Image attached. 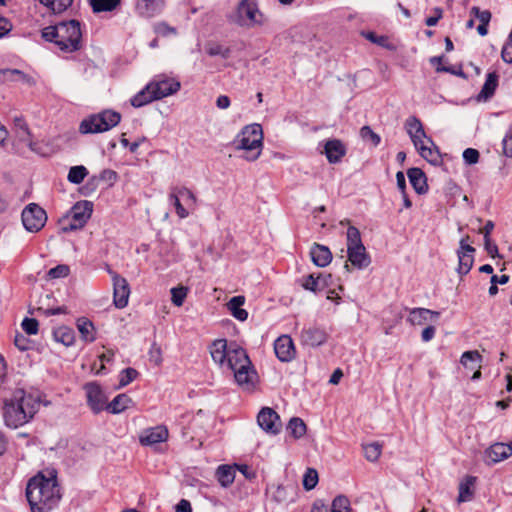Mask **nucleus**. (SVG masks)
Returning <instances> with one entry per match:
<instances>
[{"instance_id":"61","label":"nucleus","mask_w":512,"mask_h":512,"mask_svg":"<svg viewBox=\"0 0 512 512\" xmlns=\"http://www.w3.org/2000/svg\"><path fill=\"white\" fill-rule=\"evenodd\" d=\"M436 329L433 326H427L424 328L421 334V338L424 342H429L435 336Z\"/></svg>"},{"instance_id":"11","label":"nucleus","mask_w":512,"mask_h":512,"mask_svg":"<svg viewBox=\"0 0 512 512\" xmlns=\"http://www.w3.org/2000/svg\"><path fill=\"white\" fill-rule=\"evenodd\" d=\"M150 84L158 100L176 94L181 87L177 79L163 74L155 76Z\"/></svg>"},{"instance_id":"41","label":"nucleus","mask_w":512,"mask_h":512,"mask_svg":"<svg viewBox=\"0 0 512 512\" xmlns=\"http://www.w3.org/2000/svg\"><path fill=\"white\" fill-rule=\"evenodd\" d=\"M40 3L54 14H60L72 5L73 0H40Z\"/></svg>"},{"instance_id":"60","label":"nucleus","mask_w":512,"mask_h":512,"mask_svg":"<svg viewBox=\"0 0 512 512\" xmlns=\"http://www.w3.org/2000/svg\"><path fill=\"white\" fill-rule=\"evenodd\" d=\"M230 104V99L226 95H220L216 99V106L221 110L228 109L230 107Z\"/></svg>"},{"instance_id":"35","label":"nucleus","mask_w":512,"mask_h":512,"mask_svg":"<svg viewBox=\"0 0 512 512\" xmlns=\"http://www.w3.org/2000/svg\"><path fill=\"white\" fill-rule=\"evenodd\" d=\"M14 128L18 140L25 143L32 149L33 143L31 139V133L26 122L22 118L16 117L14 119Z\"/></svg>"},{"instance_id":"2","label":"nucleus","mask_w":512,"mask_h":512,"mask_svg":"<svg viewBox=\"0 0 512 512\" xmlns=\"http://www.w3.org/2000/svg\"><path fill=\"white\" fill-rule=\"evenodd\" d=\"M26 497L33 512L51 510L61 497L55 476L46 478L38 474L30 479L26 488Z\"/></svg>"},{"instance_id":"36","label":"nucleus","mask_w":512,"mask_h":512,"mask_svg":"<svg viewBox=\"0 0 512 512\" xmlns=\"http://www.w3.org/2000/svg\"><path fill=\"white\" fill-rule=\"evenodd\" d=\"M77 328L81 334V338L85 342H93L96 339V331L93 323L87 318L77 320Z\"/></svg>"},{"instance_id":"57","label":"nucleus","mask_w":512,"mask_h":512,"mask_svg":"<svg viewBox=\"0 0 512 512\" xmlns=\"http://www.w3.org/2000/svg\"><path fill=\"white\" fill-rule=\"evenodd\" d=\"M463 159L467 164H475L479 159V152L473 148H467L463 152Z\"/></svg>"},{"instance_id":"19","label":"nucleus","mask_w":512,"mask_h":512,"mask_svg":"<svg viewBox=\"0 0 512 512\" xmlns=\"http://www.w3.org/2000/svg\"><path fill=\"white\" fill-rule=\"evenodd\" d=\"M274 351L277 358L282 362L291 361L296 354L293 340L289 335H282L275 340Z\"/></svg>"},{"instance_id":"59","label":"nucleus","mask_w":512,"mask_h":512,"mask_svg":"<svg viewBox=\"0 0 512 512\" xmlns=\"http://www.w3.org/2000/svg\"><path fill=\"white\" fill-rule=\"evenodd\" d=\"M471 239L468 235L463 236L459 241L458 249H465L468 252H476L475 248L470 245Z\"/></svg>"},{"instance_id":"62","label":"nucleus","mask_w":512,"mask_h":512,"mask_svg":"<svg viewBox=\"0 0 512 512\" xmlns=\"http://www.w3.org/2000/svg\"><path fill=\"white\" fill-rule=\"evenodd\" d=\"M175 512H192L191 504L188 500L182 499L175 506Z\"/></svg>"},{"instance_id":"6","label":"nucleus","mask_w":512,"mask_h":512,"mask_svg":"<svg viewBox=\"0 0 512 512\" xmlns=\"http://www.w3.org/2000/svg\"><path fill=\"white\" fill-rule=\"evenodd\" d=\"M93 207L94 205L91 201L84 200L76 202L59 220L61 231L70 232L82 229L90 219Z\"/></svg>"},{"instance_id":"10","label":"nucleus","mask_w":512,"mask_h":512,"mask_svg":"<svg viewBox=\"0 0 512 512\" xmlns=\"http://www.w3.org/2000/svg\"><path fill=\"white\" fill-rule=\"evenodd\" d=\"M107 272L111 276L112 284H113V302L114 305L119 308H125L128 305L129 296H130V287L127 280L120 276L118 273L107 268Z\"/></svg>"},{"instance_id":"13","label":"nucleus","mask_w":512,"mask_h":512,"mask_svg":"<svg viewBox=\"0 0 512 512\" xmlns=\"http://www.w3.org/2000/svg\"><path fill=\"white\" fill-rule=\"evenodd\" d=\"M328 333L323 327L310 326L303 328L300 334L302 345L316 348L324 345L328 340Z\"/></svg>"},{"instance_id":"39","label":"nucleus","mask_w":512,"mask_h":512,"mask_svg":"<svg viewBox=\"0 0 512 512\" xmlns=\"http://www.w3.org/2000/svg\"><path fill=\"white\" fill-rule=\"evenodd\" d=\"M481 362L482 356L477 350L465 351L460 358V363L470 370H474Z\"/></svg>"},{"instance_id":"25","label":"nucleus","mask_w":512,"mask_h":512,"mask_svg":"<svg viewBox=\"0 0 512 512\" xmlns=\"http://www.w3.org/2000/svg\"><path fill=\"white\" fill-rule=\"evenodd\" d=\"M324 153L330 163H338L346 154L344 144L338 139L328 140L324 145Z\"/></svg>"},{"instance_id":"26","label":"nucleus","mask_w":512,"mask_h":512,"mask_svg":"<svg viewBox=\"0 0 512 512\" xmlns=\"http://www.w3.org/2000/svg\"><path fill=\"white\" fill-rule=\"evenodd\" d=\"M405 127L414 145L420 144L423 139L427 138L421 121L415 116L406 120Z\"/></svg>"},{"instance_id":"15","label":"nucleus","mask_w":512,"mask_h":512,"mask_svg":"<svg viewBox=\"0 0 512 512\" xmlns=\"http://www.w3.org/2000/svg\"><path fill=\"white\" fill-rule=\"evenodd\" d=\"M169 437V431L166 426L158 425L143 430L139 436V441L143 446H153L166 442Z\"/></svg>"},{"instance_id":"64","label":"nucleus","mask_w":512,"mask_h":512,"mask_svg":"<svg viewBox=\"0 0 512 512\" xmlns=\"http://www.w3.org/2000/svg\"><path fill=\"white\" fill-rule=\"evenodd\" d=\"M504 151L508 156H512V137L506 135L503 140Z\"/></svg>"},{"instance_id":"55","label":"nucleus","mask_w":512,"mask_h":512,"mask_svg":"<svg viewBox=\"0 0 512 512\" xmlns=\"http://www.w3.org/2000/svg\"><path fill=\"white\" fill-rule=\"evenodd\" d=\"M471 14L479 20L480 24H489L491 20V13L488 10H480L476 6L471 8Z\"/></svg>"},{"instance_id":"3","label":"nucleus","mask_w":512,"mask_h":512,"mask_svg":"<svg viewBox=\"0 0 512 512\" xmlns=\"http://www.w3.org/2000/svg\"><path fill=\"white\" fill-rule=\"evenodd\" d=\"M42 38L53 43L64 53H72L81 48L82 32L76 20L62 21L41 30Z\"/></svg>"},{"instance_id":"4","label":"nucleus","mask_w":512,"mask_h":512,"mask_svg":"<svg viewBox=\"0 0 512 512\" xmlns=\"http://www.w3.org/2000/svg\"><path fill=\"white\" fill-rule=\"evenodd\" d=\"M39 402L22 391L14 394L4 405L3 417L10 428H18L26 424L36 414Z\"/></svg>"},{"instance_id":"5","label":"nucleus","mask_w":512,"mask_h":512,"mask_svg":"<svg viewBox=\"0 0 512 512\" xmlns=\"http://www.w3.org/2000/svg\"><path fill=\"white\" fill-rule=\"evenodd\" d=\"M263 129L260 124L252 123L244 126L235 137V149L244 150V158L248 161L257 160L263 148Z\"/></svg>"},{"instance_id":"30","label":"nucleus","mask_w":512,"mask_h":512,"mask_svg":"<svg viewBox=\"0 0 512 512\" xmlns=\"http://www.w3.org/2000/svg\"><path fill=\"white\" fill-rule=\"evenodd\" d=\"M458 267L457 272L463 276L470 272L474 264L475 252H468L465 249H457Z\"/></svg>"},{"instance_id":"63","label":"nucleus","mask_w":512,"mask_h":512,"mask_svg":"<svg viewBox=\"0 0 512 512\" xmlns=\"http://www.w3.org/2000/svg\"><path fill=\"white\" fill-rule=\"evenodd\" d=\"M14 343L22 351L27 350L29 347L28 340L23 335H16Z\"/></svg>"},{"instance_id":"33","label":"nucleus","mask_w":512,"mask_h":512,"mask_svg":"<svg viewBox=\"0 0 512 512\" xmlns=\"http://www.w3.org/2000/svg\"><path fill=\"white\" fill-rule=\"evenodd\" d=\"M244 302L245 298L243 296H234L227 303L228 310L239 321H245L248 317V312L241 308Z\"/></svg>"},{"instance_id":"43","label":"nucleus","mask_w":512,"mask_h":512,"mask_svg":"<svg viewBox=\"0 0 512 512\" xmlns=\"http://www.w3.org/2000/svg\"><path fill=\"white\" fill-rule=\"evenodd\" d=\"M364 455L368 461H377L382 453V446L378 442L363 445Z\"/></svg>"},{"instance_id":"38","label":"nucleus","mask_w":512,"mask_h":512,"mask_svg":"<svg viewBox=\"0 0 512 512\" xmlns=\"http://www.w3.org/2000/svg\"><path fill=\"white\" fill-rule=\"evenodd\" d=\"M408 178L415 189V192H423L427 186L426 176L419 168H411L408 170Z\"/></svg>"},{"instance_id":"12","label":"nucleus","mask_w":512,"mask_h":512,"mask_svg":"<svg viewBox=\"0 0 512 512\" xmlns=\"http://www.w3.org/2000/svg\"><path fill=\"white\" fill-rule=\"evenodd\" d=\"M257 423L263 431L271 435L278 434L282 427L279 415L269 407L261 409L257 416Z\"/></svg>"},{"instance_id":"49","label":"nucleus","mask_w":512,"mask_h":512,"mask_svg":"<svg viewBox=\"0 0 512 512\" xmlns=\"http://www.w3.org/2000/svg\"><path fill=\"white\" fill-rule=\"evenodd\" d=\"M360 136L364 141L370 142L374 147L378 146L381 142V137L375 133L370 126H363L360 129Z\"/></svg>"},{"instance_id":"51","label":"nucleus","mask_w":512,"mask_h":512,"mask_svg":"<svg viewBox=\"0 0 512 512\" xmlns=\"http://www.w3.org/2000/svg\"><path fill=\"white\" fill-rule=\"evenodd\" d=\"M347 248L362 245L359 230L354 226H349L346 233Z\"/></svg>"},{"instance_id":"37","label":"nucleus","mask_w":512,"mask_h":512,"mask_svg":"<svg viewBox=\"0 0 512 512\" xmlns=\"http://www.w3.org/2000/svg\"><path fill=\"white\" fill-rule=\"evenodd\" d=\"M132 404V399L126 394L117 395L107 406V410L113 414H119L128 409Z\"/></svg>"},{"instance_id":"58","label":"nucleus","mask_w":512,"mask_h":512,"mask_svg":"<svg viewBox=\"0 0 512 512\" xmlns=\"http://www.w3.org/2000/svg\"><path fill=\"white\" fill-rule=\"evenodd\" d=\"M61 333V338H60V341L65 344V345H70L72 343V340H73V334L70 330H68L67 328H62V329H59L57 332H56V337H58V335Z\"/></svg>"},{"instance_id":"8","label":"nucleus","mask_w":512,"mask_h":512,"mask_svg":"<svg viewBox=\"0 0 512 512\" xmlns=\"http://www.w3.org/2000/svg\"><path fill=\"white\" fill-rule=\"evenodd\" d=\"M231 20L239 26L251 28L263 24V15L256 0H241Z\"/></svg>"},{"instance_id":"20","label":"nucleus","mask_w":512,"mask_h":512,"mask_svg":"<svg viewBox=\"0 0 512 512\" xmlns=\"http://www.w3.org/2000/svg\"><path fill=\"white\" fill-rule=\"evenodd\" d=\"M331 274L319 273L317 276L309 274L302 278L301 286L308 291L318 293L329 287Z\"/></svg>"},{"instance_id":"54","label":"nucleus","mask_w":512,"mask_h":512,"mask_svg":"<svg viewBox=\"0 0 512 512\" xmlns=\"http://www.w3.org/2000/svg\"><path fill=\"white\" fill-rule=\"evenodd\" d=\"M69 274V267L67 265H58L48 271L50 279L64 278Z\"/></svg>"},{"instance_id":"7","label":"nucleus","mask_w":512,"mask_h":512,"mask_svg":"<svg viewBox=\"0 0 512 512\" xmlns=\"http://www.w3.org/2000/svg\"><path fill=\"white\" fill-rule=\"evenodd\" d=\"M121 120V115L112 110H104L98 114H93L83 119L79 125L81 134H94L106 132L117 126Z\"/></svg>"},{"instance_id":"23","label":"nucleus","mask_w":512,"mask_h":512,"mask_svg":"<svg viewBox=\"0 0 512 512\" xmlns=\"http://www.w3.org/2000/svg\"><path fill=\"white\" fill-rule=\"evenodd\" d=\"M440 316V313L427 308H413L409 312L407 321L412 325H424L427 322H434Z\"/></svg>"},{"instance_id":"29","label":"nucleus","mask_w":512,"mask_h":512,"mask_svg":"<svg viewBox=\"0 0 512 512\" xmlns=\"http://www.w3.org/2000/svg\"><path fill=\"white\" fill-rule=\"evenodd\" d=\"M158 100L153 92L150 82L140 90L136 95L131 98V105L135 108H140L152 101Z\"/></svg>"},{"instance_id":"21","label":"nucleus","mask_w":512,"mask_h":512,"mask_svg":"<svg viewBox=\"0 0 512 512\" xmlns=\"http://www.w3.org/2000/svg\"><path fill=\"white\" fill-rule=\"evenodd\" d=\"M414 146L420 156L430 164L439 165L441 163V154L431 138L427 137L423 139L420 144Z\"/></svg>"},{"instance_id":"42","label":"nucleus","mask_w":512,"mask_h":512,"mask_svg":"<svg viewBox=\"0 0 512 512\" xmlns=\"http://www.w3.org/2000/svg\"><path fill=\"white\" fill-rule=\"evenodd\" d=\"M287 430L294 438L298 439L306 433V425L302 419L294 417L289 421Z\"/></svg>"},{"instance_id":"18","label":"nucleus","mask_w":512,"mask_h":512,"mask_svg":"<svg viewBox=\"0 0 512 512\" xmlns=\"http://www.w3.org/2000/svg\"><path fill=\"white\" fill-rule=\"evenodd\" d=\"M512 455V447L503 442L490 445L484 452L485 461L488 464H496L508 459Z\"/></svg>"},{"instance_id":"28","label":"nucleus","mask_w":512,"mask_h":512,"mask_svg":"<svg viewBox=\"0 0 512 512\" xmlns=\"http://www.w3.org/2000/svg\"><path fill=\"white\" fill-rule=\"evenodd\" d=\"M494 229V223L492 221H487L486 224L479 229V233L483 234L484 237V249L487 254L492 258H501L498 253L497 245L491 240L490 234Z\"/></svg>"},{"instance_id":"46","label":"nucleus","mask_w":512,"mask_h":512,"mask_svg":"<svg viewBox=\"0 0 512 512\" xmlns=\"http://www.w3.org/2000/svg\"><path fill=\"white\" fill-rule=\"evenodd\" d=\"M268 492L271 495V498L277 503H284L288 500V492L287 488L283 485H272Z\"/></svg>"},{"instance_id":"32","label":"nucleus","mask_w":512,"mask_h":512,"mask_svg":"<svg viewBox=\"0 0 512 512\" xmlns=\"http://www.w3.org/2000/svg\"><path fill=\"white\" fill-rule=\"evenodd\" d=\"M0 79L3 81L21 82L28 85L34 84V80L29 75L17 69L1 70Z\"/></svg>"},{"instance_id":"9","label":"nucleus","mask_w":512,"mask_h":512,"mask_svg":"<svg viewBox=\"0 0 512 512\" xmlns=\"http://www.w3.org/2000/svg\"><path fill=\"white\" fill-rule=\"evenodd\" d=\"M46 220V212L35 203H30L22 211V223L29 232H38L41 230Z\"/></svg>"},{"instance_id":"48","label":"nucleus","mask_w":512,"mask_h":512,"mask_svg":"<svg viewBox=\"0 0 512 512\" xmlns=\"http://www.w3.org/2000/svg\"><path fill=\"white\" fill-rule=\"evenodd\" d=\"M331 512H351L349 499L344 495L337 496L332 501Z\"/></svg>"},{"instance_id":"1","label":"nucleus","mask_w":512,"mask_h":512,"mask_svg":"<svg viewBox=\"0 0 512 512\" xmlns=\"http://www.w3.org/2000/svg\"><path fill=\"white\" fill-rule=\"evenodd\" d=\"M209 350L214 363L223 372L232 373L236 384L242 390L253 391L255 389L258 374L244 348L233 341L216 339L210 345Z\"/></svg>"},{"instance_id":"44","label":"nucleus","mask_w":512,"mask_h":512,"mask_svg":"<svg viewBox=\"0 0 512 512\" xmlns=\"http://www.w3.org/2000/svg\"><path fill=\"white\" fill-rule=\"evenodd\" d=\"M94 12L112 11L119 4V0H88Z\"/></svg>"},{"instance_id":"16","label":"nucleus","mask_w":512,"mask_h":512,"mask_svg":"<svg viewBox=\"0 0 512 512\" xmlns=\"http://www.w3.org/2000/svg\"><path fill=\"white\" fill-rule=\"evenodd\" d=\"M170 203L175 207L177 215L183 219L196 207L194 194H171Z\"/></svg>"},{"instance_id":"52","label":"nucleus","mask_w":512,"mask_h":512,"mask_svg":"<svg viewBox=\"0 0 512 512\" xmlns=\"http://www.w3.org/2000/svg\"><path fill=\"white\" fill-rule=\"evenodd\" d=\"M138 372L134 368H126L122 370L119 376V385L121 387L127 386L134 379H136Z\"/></svg>"},{"instance_id":"17","label":"nucleus","mask_w":512,"mask_h":512,"mask_svg":"<svg viewBox=\"0 0 512 512\" xmlns=\"http://www.w3.org/2000/svg\"><path fill=\"white\" fill-rule=\"evenodd\" d=\"M87 402L95 413L102 411L107 405V398L97 383H87L85 385Z\"/></svg>"},{"instance_id":"47","label":"nucleus","mask_w":512,"mask_h":512,"mask_svg":"<svg viewBox=\"0 0 512 512\" xmlns=\"http://www.w3.org/2000/svg\"><path fill=\"white\" fill-rule=\"evenodd\" d=\"M188 294V288L184 286L173 287L171 289V301L172 303L180 307L183 305Z\"/></svg>"},{"instance_id":"24","label":"nucleus","mask_w":512,"mask_h":512,"mask_svg":"<svg viewBox=\"0 0 512 512\" xmlns=\"http://www.w3.org/2000/svg\"><path fill=\"white\" fill-rule=\"evenodd\" d=\"M348 260L349 262L358 269H364L370 264V257L366 253L364 245L355 247H348Z\"/></svg>"},{"instance_id":"34","label":"nucleus","mask_w":512,"mask_h":512,"mask_svg":"<svg viewBox=\"0 0 512 512\" xmlns=\"http://www.w3.org/2000/svg\"><path fill=\"white\" fill-rule=\"evenodd\" d=\"M236 467L230 465H220L216 470V477L222 487H229L235 479Z\"/></svg>"},{"instance_id":"40","label":"nucleus","mask_w":512,"mask_h":512,"mask_svg":"<svg viewBox=\"0 0 512 512\" xmlns=\"http://www.w3.org/2000/svg\"><path fill=\"white\" fill-rule=\"evenodd\" d=\"M498 85V75L495 72H491L487 75L485 83L482 87L480 96L484 99L490 98Z\"/></svg>"},{"instance_id":"56","label":"nucleus","mask_w":512,"mask_h":512,"mask_svg":"<svg viewBox=\"0 0 512 512\" xmlns=\"http://www.w3.org/2000/svg\"><path fill=\"white\" fill-rule=\"evenodd\" d=\"M207 53L210 56H221L224 59H227L230 56V50L228 48H223L221 45H212L207 48Z\"/></svg>"},{"instance_id":"27","label":"nucleus","mask_w":512,"mask_h":512,"mask_svg":"<svg viewBox=\"0 0 512 512\" xmlns=\"http://www.w3.org/2000/svg\"><path fill=\"white\" fill-rule=\"evenodd\" d=\"M312 261L318 267H326L332 261V253L328 247L314 244L310 251Z\"/></svg>"},{"instance_id":"14","label":"nucleus","mask_w":512,"mask_h":512,"mask_svg":"<svg viewBox=\"0 0 512 512\" xmlns=\"http://www.w3.org/2000/svg\"><path fill=\"white\" fill-rule=\"evenodd\" d=\"M118 180V174L111 169H105L101 171L98 175L92 176L86 186L90 191L100 190L106 191L113 187V185Z\"/></svg>"},{"instance_id":"31","label":"nucleus","mask_w":512,"mask_h":512,"mask_svg":"<svg viewBox=\"0 0 512 512\" xmlns=\"http://www.w3.org/2000/svg\"><path fill=\"white\" fill-rule=\"evenodd\" d=\"M476 477L466 476L459 484L458 503L468 502L473 498Z\"/></svg>"},{"instance_id":"45","label":"nucleus","mask_w":512,"mask_h":512,"mask_svg":"<svg viewBox=\"0 0 512 512\" xmlns=\"http://www.w3.org/2000/svg\"><path fill=\"white\" fill-rule=\"evenodd\" d=\"M87 174H88V171H87L86 167H84L82 165L73 166L70 168L67 178L71 183L80 184L84 180V178L87 176Z\"/></svg>"},{"instance_id":"50","label":"nucleus","mask_w":512,"mask_h":512,"mask_svg":"<svg viewBox=\"0 0 512 512\" xmlns=\"http://www.w3.org/2000/svg\"><path fill=\"white\" fill-rule=\"evenodd\" d=\"M318 483V473L315 469L308 468L303 476V487L309 491Z\"/></svg>"},{"instance_id":"53","label":"nucleus","mask_w":512,"mask_h":512,"mask_svg":"<svg viewBox=\"0 0 512 512\" xmlns=\"http://www.w3.org/2000/svg\"><path fill=\"white\" fill-rule=\"evenodd\" d=\"M22 329L29 335H35L38 332V321L34 318H25L22 321Z\"/></svg>"},{"instance_id":"22","label":"nucleus","mask_w":512,"mask_h":512,"mask_svg":"<svg viewBox=\"0 0 512 512\" xmlns=\"http://www.w3.org/2000/svg\"><path fill=\"white\" fill-rule=\"evenodd\" d=\"M164 7L165 0H136V11L145 18L159 15Z\"/></svg>"}]
</instances>
